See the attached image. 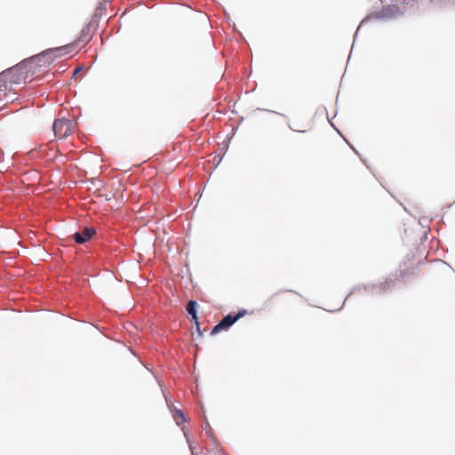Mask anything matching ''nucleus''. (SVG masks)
Returning a JSON list of instances; mask_svg holds the SVG:
<instances>
[{
	"instance_id": "f257e3e1",
	"label": "nucleus",
	"mask_w": 455,
	"mask_h": 455,
	"mask_svg": "<svg viewBox=\"0 0 455 455\" xmlns=\"http://www.w3.org/2000/svg\"><path fill=\"white\" fill-rule=\"evenodd\" d=\"M40 59L39 56L32 57L0 73V87L3 92L12 90L13 84L32 81Z\"/></svg>"
},
{
	"instance_id": "f03ea898",
	"label": "nucleus",
	"mask_w": 455,
	"mask_h": 455,
	"mask_svg": "<svg viewBox=\"0 0 455 455\" xmlns=\"http://www.w3.org/2000/svg\"><path fill=\"white\" fill-rule=\"evenodd\" d=\"M75 124L70 119H57L53 123V131L56 137L65 139L74 132Z\"/></svg>"
},
{
	"instance_id": "7ed1b4c3",
	"label": "nucleus",
	"mask_w": 455,
	"mask_h": 455,
	"mask_svg": "<svg viewBox=\"0 0 455 455\" xmlns=\"http://www.w3.org/2000/svg\"><path fill=\"white\" fill-rule=\"evenodd\" d=\"M246 314L245 310L238 312L235 316L231 315H226L214 328L212 330L211 334H216L221 330L227 329L233 325L238 319Z\"/></svg>"
},
{
	"instance_id": "20e7f679",
	"label": "nucleus",
	"mask_w": 455,
	"mask_h": 455,
	"mask_svg": "<svg viewBox=\"0 0 455 455\" xmlns=\"http://www.w3.org/2000/svg\"><path fill=\"white\" fill-rule=\"evenodd\" d=\"M399 12V9L395 5H388L380 12L373 13L368 16V19H389L395 17Z\"/></svg>"
},
{
	"instance_id": "39448f33",
	"label": "nucleus",
	"mask_w": 455,
	"mask_h": 455,
	"mask_svg": "<svg viewBox=\"0 0 455 455\" xmlns=\"http://www.w3.org/2000/svg\"><path fill=\"white\" fill-rule=\"evenodd\" d=\"M95 233L96 232L93 228H84L81 233H75L73 237L77 243H84L85 242L89 241L93 236V235H95Z\"/></svg>"
},
{
	"instance_id": "423d86ee",
	"label": "nucleus",
	"mask_w": 455,
	"mask_h": 455,
	"mask_svg": "<svg viewBox=\"0 0 455 455\" xmlns=\"http://www.w3.org/2000/svg\"><path fill=\"white\" fill-rule=\"evenodd\" d=\"M287 297L286 291H278L271 296V299H278L281 301H285Z\"/></svg>"
},
{
	"instance_id": "0eeeda50",
	"label": "nucleus",
	"mask_w": 455,
	"mask_h": 455,
	"mask_svg": "<svg viewBox=\"0 0 455 455\" xmlns=\"http://www.w3.org/2000/svg\"><path fill=\"white\" fill-rule=\"evenodd\" d=\"M196 302L194 301V300H190L188 303V306H187V311L188 313L191 315H195L196 313Z\"/></svg>"
},
{
	"instance_id": "6e6552de",
	"label": "nucleus",
	"mask_w": 455,
	"mask_h": 455,
	"mask_svg": "<svg viewBox=\"0 0 455 455\" xmlns=\"http://www.w3.org/2000/svg\"><path fill=\"white\" fill-rule=\"evenodd\" d=\"M174 419L177 424H180L185 421V416L181 411H176L174 414Z\"/></svg>"
},
{
	"instance_id": "1a4fd4ad",
	"label": "nucleus",
	"mask_w": 455,
	"mask_h": 455,
	"mask_svg": "<svg viewBox=\"0 0 455 455\" xmlns=\"http://www.w3.org/2000/svg\"><path fill=\"white\" fill-rule=\"evenodd\" d=\"M192 320L195 322L197 331L200 332L199 321L196 313L195 315H191Z\"/></svg>"
},
{
	"instance_id": "9d476101",
	"label": "nucleus",
	"mask_w": 455,
	"mask_h": 455,
	"mask_svg": "<svg viewBox=\"0 0 455 455\" xmlns=\"http://www.w3.org/2000/svg\"><path fill=\"white\" fill-rule=\"evenodd\" d=\"M71 46L69 45H67V46H63V47H60V48H57L56 51H65V53H68V52L67 51L68 48H70Z\"/></svg>"
},
{
	"instance_id": "9b49d317",
	"label": "nucleus",
	"mask_w": 455,
	"mask_h": 455,
	"mask_svg": "<svg viewBox=\"0 0 455 455\" xmlns=\"http://www.w3.org/2000/svg\"><path fill=\"white\" fill-rule=\"evenodd\" d=\"M80 71V68H76L75 70H74V75L79 73Z\"/></svg>"
},
{
	"instance_id": "f8f14e48",
	"label": "nucleus",
	"mask_w": 455,
	"mask_h": 455,
	"mask_svg": "<svg viewBox=\"0 0 455 455\" xmlns=\"http://www.w3.org/2000/svg\"><path fill=\"white\" fill-rule=\"evenodd\" d=\"M0 92H3L2 88L0 87Z\"/></svg>"
}]
</instances>
